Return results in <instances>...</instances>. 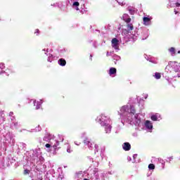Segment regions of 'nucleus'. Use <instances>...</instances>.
Wrapping results in <instances>:
<instances>
[{
  "mask_svg": "<svg viewBox=\"0 0 180 180\" xmlns=\"http://www.w3.org/2000/svg\"><path fill=\"white\" fill-rule=\"evenodd\" d=\"M117 71V70H116V68H110V70H109V75H115V74H116Z\"/></svg>",
  "mask_w": 180,
  "mask_h": 180,
  "instance_id": "8",
  "label": "nucleus"
},
{
  "mask_svg": "<svg viewBox=\"0 0 180 180\" xmlns=\"http://www.w3.org/2000/svg\"><path fill=\"white\" fill-rule=\"evenodd\" d=\"M122 148L124 151H130L131 145L129 142H125L122 145Z\"/></svg>",
  "mask_w": 180,
  "mask_h": 180,
  "instance_id": "3",
  "label": "nucleus"
},
{
  "mask_svg": "<svg viewBox=\"0 0 180 180\" xmlns=\"http://www.w3.org/2000/svg\"><path fill=\"white\" fill-rule=\"evenodd\" d=\"M73 6H79V2L78 1H75L73 3Z\"/></svg>",
  "mask_w": 180,
  "mask_h": 180,
  "instance_id": "18",
  "label": "nucleus"
},
{
  "mask_svg": "<svg viewBox=\"0 0 180 180\" xmlns=\"http://www.w3.org/2000/svg\"><path fill=\"white\" fill-rule=\"evenodd\" d=\"M122 110H123L124 112H126V110H127V106H123L122 108Z\"/></svg>",
  "mask_w": 180,
  "mask_h": 180,
  "instance_id": "19",
  "label": "nucleus"
},
{
  "mask_svg": "<svg viewBox=\"0 0 180 180\" xmlns=\"http://www.w3.org/2000/svg\"><path fill=\"white\" fill-rule=\"evenodd\" d=\"M129 110L130 113H131L132 115H136V109H134V107L130 106Z\"/></svg>",
  "mask_w": 180,
  "mask_h": 180,
  "instance_id": "14",
  "label": "nucleus"
},
{
  "mask_svg": "<svg viewBox=\"0 0 180 180\" xmlns=\"http://www.w3.org/2000/svg\"><path fill=\"white\" fill-rule=\"evenodd\" d=\"M112 49L115 50H119V39L117 38H113L111 41Z\"/></svg>",
  "mask_w": 180,
  "mask_h": 180,
  "instance_id": "2",
  "label": "nucleus"
},
{
  "mask_svg": "<svg viewBox=\"0 0 180 180\" xmlns=\"http://www.w3.org/2000/svg\"><path fill=\"white\" fill-rule=\"evenodd\" d=\"M58 64L60 65L62 67L65 66V64H67V61L65 60V59L60 58L58 60Z\"/></svg>",
  "mask_w": 180,
  "mask_h": 180,
  "instance_id": "7",
  "label": "nucleus"
},
{
  "mask_svg": "<svg viewBox=\"0 0 180 180\" xmlns=\"http://www.w3.org/2000/svg\"><path fill=\"white\" fill-rule=\"evenodd\" d=\"M151 120H153V122H157V120H158V117H157V115H152L150 117Z\"/></svg>",
  "mask_w": 180,
  "mask_h": 180,
  "instance_id": "15",
  "label": "nucleus"
},
{
  "mask_svg": "<svg viewBox=\"0 0 180 180\" xmlns=\"http://www.w3.org/2000/svg\"><path fill=\"white\" fill-rule=\"evenodd\" d=\"M174 12H175V15H176V13H178V11H174Z\"/></svg>",
  "mask_w": 180,
  "mask_h": 180,
  "instance_id": "25",
  "label": "nucleus"
},
{
  "mask_svg": "<svg viewBox=\"0 0 180 180\" xmlns=\"http://www.w3.org/2000/svg\"><path fill=\"white\" fill-rule=\"evenodd\" d=\"M13 115V112H10V115Z\"/></svg>",
  "mask_w": 180,
  "mask_h": 180,
  "instance_id": "28",
  "label": "nucleus"
},
{
  "mask_svg": "<svg viewBox=\"0 0 180 180\" xmlns=\"http://www.w3.org/2000/svg\"><path fill=\"white\" fill-rule=\"evenodd\" d=\"M45 147H46V148H50V147H51V145L50 143H46L45 145Z\"/></svg>",
  "mask_w": 180,
  "mask_h": 180,
  "instance_id": "21",
  "label": "nucleus"
},
{
  "mask_svg": "<svg viewBox=\"0 0 180 180\" xmlns=\"http://www.w3.org/2000/svg\"><path fill=\"white\" fill-rule=\"evenodd\" d=\"M55 145L58 147V146H60V141H56Z\"/></svg>",
  "mask_w": 180,
  "mask_h": 180,
  "instance_id": "23",
  "label": "nucleus"
},
{
  "mask_svg": "<svg viewBox=\"0 0 180 180\" xmlns=\"http://www.w3.org/2000/svg\"><path fill=\"white\" fill-rule=\"evenodd\" d=\"M53 147L54 151H57V150H58V148H61V147H58L56 144L53 145Z\"/></svg>",
  "mask_w": 180,
  "mask_h": 180,
  "instance_id": "17",
  "label": "nucleus"
},
{
  "mask_svg": "<svg viewBox=\"0 0 180 180\" xmlns=\"http://www.w3.org/2000/svg\"><path fill=\"white\" fill-rule=\"evenodd\" d=\"M150 20H151V19H150L148 17L143 18V23H145V25H148V23H150Z\"/></svg>",
  "mask_w": 180,
  "mask_h": 180,
  "instance_id": "9",
  "label": "nucleus"
},
{
  "mask_svg": "<svg viewBox=\"0 0 180 180\" xmlns=\"http://www.w3.org/2000/svg\"><path fill=\"white\" fill-rule=\"evenodd\" d=\"M148 168L149 169H155V165H154V164H150Z\"/></svg>",
  "mask_w": 180,
  "mask_h": 180,
  "instance_id": "16",
  "label": "nucleus"
},
{
  "mask_svg": "<svg viewBox=\"0 0 180 180\" xmlns=\"http://www.w3.org/2000/svg\"><path fill=\"white\" fill-rule=\"evenodd\" d=\"M169 53H172V56H175L176 54V52L175 51V48L171 47L169 49Z\"/></svg>",
  "mask_w": 180,
  "mask_h": 180,
  "instance_id": "10",
  "label": "nucleus"
},
{
  "mask_svg": "<svg viewBox=\"0 0 180 180\" xmlns=\"http://www.w3.org/2000/svg\"><path fill=\"white\" fill-rule=\"evenodd\" d=\"M29 174V170L28 169H25L24 170V175H27Z\"/></svg>",
  "mask_w": 180,
  "mask_h": 180,
  "instance_id": "20",
  "label": "nucleus"
},
{
  "mask_svg": "<svg viewBox=\"0 0 180 180\" xmlns=\"http://www.w3.org/2000/svg\"><path fill=\"white\" fill-rule=\"evenodd\" d=\"M84 143L89 146V148H94V147H95V148H98V146L95 145V143L91 142V140L87 138L84 140Z\"/></svg>",
  "mask_w": 180,
  "mask_h": 180,
  "instance_id": "1",
  "label": "nucleus"
},
{
  "mask_svg": "<svg viewBox=\"0 0 180 180\" xmlns=\"http://www.w3.org/2000/svg\"><path fill=\"white\" fill-rule=\"evenodd\" d=\"M145 126L147 129H153V123H151V122H150L149 120L146 121Z\"/></svg>",
  "mask_w": 180,
  "mask_h": 180,
  "instance_id": "6",
  "label": "nucleus"
},
{
  "mask_svg": "<svg viewBox=\"0 0 180 180\" xmlns=\"http://www.w3.org/2000/svg\"><path fill=\"white\" fill-rule=\"evenodd\" d=\"M176 6L177 8H179V6H180V3H176Z\"/></svg>",
  "mask_w": 180,
  "mask_h": 180,
  "instance_id": "24",
  "label": "nucleus"
},
{
  "mask_svg": "<svg viewBox=\"0 0 180 180\" xmlns=\"http://www.w3.org/2000/svg\"><path fill=\"white\" fill-rule=\"evenodd\" d=\"M33 103L34 106H36V103H37L36 109H40V106H41V104H40V103L39 102L36 103V100H34Z\"/></svg>",
  "mask_w": 180,
  "mask_h": 180,
  "instance_id": "11",
  "label": "nucleus"
},
{
  "mask_svg": "<svg viewBox=\"0 0 180 180\" xmlns=\"http://www.w3.org/2000/svg\"><path fill=\"white\" fill-rule=\"evenodd\" d=\"M122 19H123L127 23V25H129L130 23V22H131V18H130L129 17V15H127V14H124L122 15Z\"/></svg>",
  "mask_w": 180,
  "mask_h": 180,
  "instance_id": "4",
  "label": "nucleus"
},
{
  "mask_svg": "<svg viewBox=\"0 0 180 180\" xmlns=\"http://www.w3.org/2000/svg\"><path fill=\"white\" fill-rule=\"evenodd\" d=\"M90 58L91 60H92V55H90Z\"/></svg>",
  "mask_w": 180,
  "mask_h": 180,
  "instance_id": "26",
  "label": "nucleus"
},
{
  "mask_svg": "<svg viewBox=\"0 0 180 180\" xmlns=\"http://www.w3.org/2000/svg\"><path fill=\"white\" fill-rule=\"evenodd\" d=\"M104 127L105 130V133H110L112 131V126L109 124H104Z\"/></svg>",
  "mask_w": 180,
  "mask_h": 180,
  "instance_id": "5",
  "label": "nucleus"
},
{
  "mask_svg": "<svg viewBox=\"0 0 180 180\" xmlns=\"http://www.w3.org/2000/svg\"><path fill=\"white\" fill-rule=\"evenodd\" d=\"M177 53H178V54H180V51H178Z\"/></svg>",
  "mask_w": 180,
  "mask_h": 180,
  "instance_id": "27",
  "label": "nucleus"
},
{
  "mask_svg": "<svg viewBox=\"0 0 180 180\" xmlns=\"http://www.w3.org/2000/svg\"><path fill=\"white\" fill-rule=\"evenodd\" d=\"M76 9H77V11H79V8H76Z\"/></svg>",
  "mask_w": 180,
  "mask_h": 180,
  "instance_id": "29",
  "label": "nucleus"
},
{
  "mask_svg": "<svg viewBox=\"0 0 180 180\" xmlns=\"http://www.w3.org/2000/svg\"><path fill=\"white\" fill-rule=\"evenodd\" d=\"M34 33H37L39 34V33H40V30H39V29L35 30Z\"/></svg>",
  "mask_w": 180,
  "mask_h": 180,
  "instance_id": "22",
  "label": "nucleus"
},
{
  "mask_svg": "<svg viewBox=\"0 0 180 180\" xmlns=\"http://www.w3.org/2000/svg\"><path fill=\"white\" fill-rule=\"evenodd\" d=\"M155 79H161V73L155 72L154 75Z\"/></svg>",
  "mask_w": 180,
  "mask_h": 180,
  "instance_id": "12",
  "label": "nucleus"
},
{
  "mask_svg": "<svg viewBox=\"0 0 180 180\" xmlns=\"http://www.w3.org/2000/svg\"><path fill=\"white\" fill-rule=\"evenodd\" d=\"M127 30L131 31V30H133V29H134V27L133 26V24H127Z\"/></svg>",
  "mask_w": 180,
  "mask_h": 180,
  "instance_id": "13",
  "label": "nucleus"
}]
</instances>
